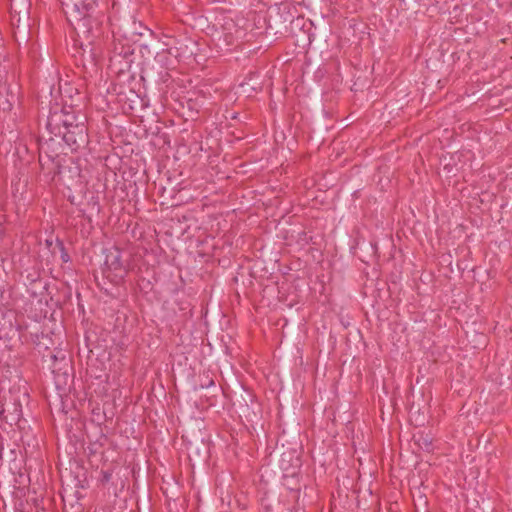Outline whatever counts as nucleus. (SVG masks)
I'll use <instances>...</instances> for the list:
<instances>
[{
    "label": "nucleus",
    "mask_w": 512,
    "mask_h": 512,
    "mask_svg": "<svg viewBox=\"0 0 512 512\" xmlns=\"http://www.w3.org/2000/svg\"><path fill=\"white\" fill-rule=\"evenodd\" d=\"M99 58V53L90 45L81 47V62L84 67L87 65L96 66Z\"/></svg>",
    "instance_id": "obj_12"
},
{
    "label": "nucleus",
    "mask_w": 512,
    "mask_h": 512,
    "mask_svg": "<svg viewBox=\"0 0 512 512\" xmlns=\"http://www.w3.org/2000/svg\"><path fill=\"white\" fill-rule=\"evenodd\" d=\"M69 200L72 204L76 205V202H75V198L74 197H69Z\"/></svg>",
    "instance_id": "obj_22"
},
{
    "label": "nucleus",
    "mask_w": 512,
    "mask_h": 512,
    "mask_svg": "<svg viewBox=\"0 0 512 512\" xmlns=\"http://www.w3.org/2000/svg\"><path fill=\"white\" fill-rule=\"evenodd\" d=\"M91 203H92V208L96 210L97 213L100 212V205L98 203V201L93 197L91 199Z\"/></svg>",
    "instance_id": "obj_18"
},
{
    "label": "nucleus",
    "mask_w": 512,
    "mask_h": 512,
    "mask_svg": "<svg viewBox=\"0 0 512 512\" xmlns=\"http://www.w3.org/2000/svg\"><path fill=\"white\" fill-rule=\"evenodd\" d=\"M155 61L164 69H171L174 65V58L169 49H163L155 56Z\"/></svg>",
    "instance_id": "obj_13"
},
{
    "label": "nucleus",
    "mask_w": 512,
    "mask_h": 512,
    "mask_svg": "<svg viewBox=\"0 0 512 512\" xmlns=\"http://www.w3.org/2000/svg\"><path fill=\"white\" fill-rule=\"evenodd\" d=\"M119 471H120V469L117 466H114L111 469L101 470L99 482L102 485L109 484L111 482L112 478H113V475L114 474L118 475Z\"/></svg>",
    "instance_id": "obj_15"
},
{
    "label": "nucleus",
    "mask_w": 512,
    "mask_h": 512,
    "mask_svg": "<svg viewBox=\"0 0 512 512\" xmlns=\"http://www.w3.org/2000/svg\"><path fill=\"white\" fill-rule=\"evenodd\" d=\"M421 447L427 451L431 450L432 449V441L430 439L423 438V444Z\"/></svg>",
    "instance_id": "obj_17"
},
{
    "label": "nucleus",
    "mask_w": 512,
    "mask_h": 512,
    "mask_svg": "<svg viewBox=\"0 0 512 512\" xmlns=\"http://www.w3.org/2000/svg\"><path fill=\"white\" fill-rule=\"evenodd\" d=\"M86 123V116L74 106H63L50 112L46 120V129L51 135H59L62 129L75 124Z\"/></svg>",
    "instance_id": "obj_2"
},
{
    "label": "nucleus",
    "mask_w": 512,
    "mask_h": 512,
    "mask_svg": "<svg viewBox=\"0 0 512 512\" xmlns=\"http://www.w3.org/2000/svg\"><path fill=\"white\" fill-rule=\"evenodd\" d=\"M285 456H286V453H284V454L282 455V458H281V465H282L283 469H286V468L284 467Z\"/></svg>",
    "instance_id": "obj_20"
},
{
    "label": "nucleus",
    "mask_w": 512,
    "mask_h": 512,
    "mask_svg": "<svg viewBox=\"0 0 512 512\" xmlns=\"http://www.w3.org/2000/svg\"><path fill=\"white\" fill-rule=\"evenodd\" d=\"M124 486H125V483H124V481H123V480H121V483H120V490H123Z\"/></svg>",
    "instance_id": "obj_23"
},
{
    "label": "nucleus",
    "mask_w": 512,
    "mask_h": 512,
    "mask_svg": "<svg viewBox=\"0 0 512 512\" xmlns=\"http://www.w3.org/2000/svg\"><path fill=\"white\" fill-rule=\"evenodd\" d=\"M50 358H51V360H52V362H53V365L55 366V365H56V362H57V360H58V356H57L56 354H51V355H50Z\"/></svg>",
    "instance_id": "obj_19"
},
{
    "label": "nucleus",
    "mask_w": 512,
    "mask_h": 512,
    "mask_svg": "<svg viewBox=\"0 0 512 512\" xmlns=\"http://www.w3.org/2000/svg\"><path fill=\"white\" fill-rule=\"evenodd\" d=\"M245 35V32L240 28L233 19L229 18L224 21L221 30L217 31L214 39L217 41V46L220 49H228Z\"/></svg>",
    "instance_id": "obj_6"
},
{
    "label": "nucleus",
    "mask_w": 512,
    "mask_h": 512,
    "mask_svg": "<svg viewBox=\"0 0 512 512\" xmlns=\"http://www.w3.org/2000/svg\"><path fill=\"white\" fill-rule=\"evenodd\" d=\"M28 299L23 309L29 318L40 321L48 314V300L46 284L38 274L31 275L30 285L27 287Z\"/></svg>",
    "instance_id": "obj_1"
},
{
    "label": "nucleus",
    "mask_w": 512,
    "mask_h": 512,
    "mask_svg": "<svg viewBox=\"0 0 512 512\" xmlns=\"http://www.w3.org/2000/svg\"><path fill=\"white\" fill-rule=\"evenodd\" d=\"M53 141L51 137L39 148L40 179L46 184L53 182L61 172V157L57 153H50Z\"/></svg>",
    "instance_id": "obj_3"
},
{
    "label": "nucleus",
    "mask_w": 512,
    "mask_h": 512,
    "mask_svg": "<svg viewBox=\"0 0 512 512\" xmlns=\"http://www.w3.org/2000/svg\"><path fill=\"white\" fill-rule=\"evenodd\" d=\"M80 212L82 213L83 216L86 215V210L85 209H80Z\"/></svg>",
    "instance_id": "obj_24"
},
{
    "label": "nucleus",
    "mask_w": 512,
    "mask_h": 512,
    "mask_svg": "<svg viewBox=\"0 0 512 512\" xmlns=\"http://www.w3.org/2000/svg\"><path fill=\"white\" fill-rule=\"evenodd\" d=\"M282 485L290 492L293 502H298L301 494V483L298 473L294 470L291 475L284 474Z\"/></svg>",
    "instance_id": "obj_10"
},
{
    "label": "nucleus",
    "mask_w": 512,
    "mask_h": 512,
    "mask_svg": "<svg viewBox=\"0 0 512 512\" xmlns=\"http://www.w3.org/2000/svg\"><path fill=\"white\" fill-rule=\"evenodd\" d=\"M61 360H62V361H66V357H65V355H64V354H62V355H61Z\"/></svg>",
    "instance_id": "obj_25"
},
{
    "label": "nucleus",
    "mask_w": 512,
    "mask_h": 512,
    "mask_svg": "<svg viewBox=\"0 0 512 512\" xmlns=\"http://www.w3.org/2000/svg\"><path fill=\"white\" fill-rule=\"evenodd\" d=\"M61 259L63 262L70 261V256L68 255V253L66 252V250L62 244H61Z\"/></svg>",
    "instance_id": "obj_16"
},
{
    "label": "nucleus",
    "mask_w": 512,
    "mask_h": 512,
    "mask_svg": "<svg viewBox=\"0 0 512 512\" xmlns=\"http://www.w3.org/2000/svg\"><path fill=\"white\" fill-rule=\"evenodd\" d=\"M104 264L109 271L114 272L115 277H118L119 279H123L125 277L127 269L122 262L121 252L119 249L115 248L110 250L106 255Z\"/></svg>",
    "instance_id": "obj_8"
},
{
    "label": "nucleus",
    "mask_w": 512,
    "mask_h": 512,
    "mask_svg": "<svg viewBox=\"0 0 512 512\" xmlns=\"http://www.w3.org/2000/svg\"><path fill=\"white\" fill-rule=\"evenodd\" d=\"M13 402H10L7 406L9 408V411L10 412H13V405H12Z\"/></svg>",
    "instance_id": "obj_21"
},
{
    "label": "nucleus",
    "mask_w": 512,
    "mask_h": 512,
    "mask_svg": "<svg viewBox=\"0 0 512 512\" xmlns=\"http://www.w3.org/2000/svg\"><path fill=\"white\" fill-rule=\"evenodd\" d=\"M132 52L127 49L123 53H113L110 57V68L116 73H122L130 69Z\"/></svg>",
    "instance_id": "obj_9"
},
{
    "label": "nucleus",
    "mask_w": 512,
    "mask_h": 512,
    "mask_svg": "<svg viewBox=\"0 0 512 512\" xmlns=\"http://www.w3.org/2000/svg\"><path fill=\"white\" fill-rule=\"evenodd\" d=\"M60 138L70 148L72 152H76L84 148L88 142V131L86 123L75 124L67 129H62L59 135H54Z\"/></svg>",
    "instance_id": "obj_5"
},
{
    "label": "nucleus",
    "mask_w": 512,
    "mask_h": 512,
    "mask_svg": "<svg viewBox=\"0 0 512 512\" xmlns=\"http://www.w3.org/2000/svg\"><path fill=\"white\" fill-rule=\"evenodd\" d=\"M63 11L71 23L86 21L95 8V0H61Z\"/></svg>",
    "instance_id": "obj_4"
},
{
    "label": "nucleus",
    "mask_w": 512,
    "mask_h": 512,
    "mask_svg": "<svg viewBox=\"0 0 512 512\" xmlns=\"http://www.w3.org/2000/svg\"><path fill=\"white\" fill-rule=\"evenodd\" d=\"M215 385L213 377L210 376L209 372H203L199 375V383L195 384L193 387L194 391H198L200 389H207L213 387Z\"/></svg>",
    "instance_id": "obj_14"
},
{
    "label": "nucleus",
    "mask_w": 512,
    "mask_h": 512,
    "mask_svg": "<svg viewBox=\"0 0 512 512\" xmlns=\"http://www.w3.org/2000/svg\"><path fill=\"white\" fill-rule=\"evenodd\" d=\"M298 466H299V459L296 458V467H298Z\"/></svg>",
    "instance_id": "obj_26"
},
{
    "label": "nucleus",
    "mask_w": 512,
    "mask_h": 512,
    "mask_svg": "<svg viewBox=\"0 0 512 512\" xmlns=\"http://www.w3.org/2000/svg\"><path fill=\"white\" fill-rule=\"evenodd\" d=\"M16 89V86H12L7 81L0 82V111L4 113L11 111L18 100Z\"/></svg>",
    "instance_id": "obj_7"
},
{
    "label": "nucleus",
    "mask_w": 512,
    "mask_h": 512,
    "mask_svg": "<svg viewBox=\"0 0 512 512\" xmlns=\"http://www.w3.org/2000/svg\"><path fill=\"white\" fill-rule=\"evenodd\" d=\"M13 412L9 411L7 404L0 400V420L9 423H18L22 417V406L18 401H13Z\"/></svg>",
    "instance_id": "obj_11"
}]
</instances>
